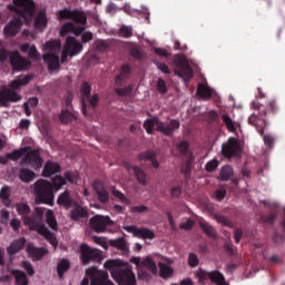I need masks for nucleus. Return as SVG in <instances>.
Wrapping results in <instances>:
<instances>
[{"mask_svg": "<svg viewBox=\"0 0 285 285\" xmlns=\"http://www.w3.org/2000/svg\"><path fill=\"white\" fill-rule=\"evenodd\" d=\"M27 253L31 257H35L37 259V262H39V259H43V257H46V255L48 253V249L35 247L32 245H28L27 246Z\"/></svg>", "mask_w": 285, "mask_h": 285, "instance_id": "31", "label": "nucleus"}, {"mask_svg": "<svg viewBox=\"0 0 285 285\" xmlns=\"http://www.w3.org/2000/svg\"><path fill=\"white\" fill-rule=\"evenodd\" d=\"M80 92L82 115H85V117H88V107L86 105V99L90 97V92H92V87H90V83L88 82H82Z\"/></svg>", "mask_w": 285, "mask_h": 285, "instance_id": "19", "label": "nucleus"}, {"mask_svg": "<svg viewBox=\"0 0 285 285\" xmlns=\"http://www.w3.org/2000/svg\"><path fill=\"white\" fill-rule=\"evenodd\" d=\"M139 159L145 161H151V166L154 168H159V163L157 161V155H155V151H147L139 155Z\"/></svg>", "mask_w": 285, "mask_h": 285, "instance_id": "35", "label": "nucleus"}, {"mask_svg": "<svg viewBox=\"0 0 285 285\" xmlns=\"http://www.w3.org/2000/svg\"><path fill=\"white\" fill-rule=\"evenodd\" d=\"M130 72H132V69L130 68V65L125 63L120 67V71L118 75H116V83L118 86H121L126 79L130 77Z\"/></svg>", "mask_w": 285, "mask_h": 285, "instance_id": "27", "label": "nucleus"}, {"mask_svg": "<svg viewBox=\"0 0 285 285\" xmlns=\"http://www.w3.org/2000/svg\"><path fill=\"white\" fill-rule=\"evenodd\" d=\"M175 75L184 79L185 83H189L193 79V67L188 63V59L184 55L174 56Z\"/></svg>", "mask_w": 285, "mask_h": 285, "instance_id": "7", "label": "nucleus"}, {"mask_svg": "<svg viewBox=\"0 0 285 285\" xmlns=\"http://www.w3.org/2000/svg\"><path fill=\"white\" fill-rule=\"evenodd\" d=\"M92 188L100 204H108V202H110V194L108 193V189L106 188V185L104 184V181L95 180L92 183Z\"/></svg>", "mask_w": 285, "mask_h": 285, "instance_id": "17", "label": "nucleus"}, {"mask_svg": "<svg viewBox=\"0 0 285 285\" xmlns=\"http://www.w3.org/2000/svg\"><path fill=\"white\" fill-rule=\"evenodd\" d=\"M59 119L62 124H70L72 121H75V119H77V117L70 110L65 109L61 111Z\"/></svg>", "mask_w": 285, "mask_h": 285, "instance_id": "42", "label": "nucleus"}, {"mask_svg": "<svg viewBox=\"0 0 285 285\" xmlns=\"http://www.w3.org/2000/svg\"><path fill=\"white\" fill-rule=\"evenodd\" d=\"M242 153V147L239 141L235 138H229L225 144L222 145V155L226 159H232V157H238Z\"/></svg>", "mask_w": 285, "mask_h": 285, "instance_id": "12", "label": "nucleus"}, {"mask_svg": "<svg viewBox=\"0 0 285 285\" xmlns=\"http://www.w3.org/2000/svg\"><path fill=\"white\" fill-rule=\"evenodd\" d=\"M108 48H110V45L108 43V41H106V40H97L96 41V50H98V52H106V50H108Z\"/></svg>", "mask_w": 285, "mask_h": 285, "instance_id": "56", "label": "nucleus"}, {"mask_svg": "<svg viewBox=\"0 0 285 285\" xmlns=\"http://www.w3.org/2000/svg\"><path fill=\"white\" fill-rule=\"evenodd\" d=\"M57 173H61V165L58 163L48 160L45 164L43 170H42V177H52V175H57Z\"/></svg>", "mask_w": 285, "mask_h": 285, "instance_id": "21", "label": "nucleus"}, {"mask_svg": "<svg viewBox=\"0 0 285 285\" xmlns=\"http://www.w3.org/2000/svg\"><path fill=\"white\" fill-rule=\"evenodd\" d=\"M141 266L144 268H147L149 273H153V275H157V264H155V261L150 256H147L141 261Z\"/></svg>", "mask_w": 285, "mask_h": 285, "instance_id": "40", "label": "nucleus"}, {"mask_svg": "<svg viewBox=\"0 0 285 285\" xmlns=\"http://www.w3.org/2000/svg\"><path fill=\"white\" fill-rule=\"evenodd\" d=\"M86 275L90 277V281L88 277H85L80 285H115V283L108 278V272L100 271L97 267H89L86 271Z\"/></svg>", "mask_w": 285, "mask_h": 285, "instance_id": "8", "label": "nucleus"}, {"mask_svg": "<svg viewBox=\"0 0 285 285\" xmlns=\"http://www.w3.org/2000/svg\"><path fill=\"white\" fill-rule=\"evenodd\" d=\"M33 195L36 204H46L47 206H55V190L52 183L43 178L38 179L33 184Z\"/></svg>", "mask_w": 285, "mask_h": 285, "instance_id": "6", "label": "nucleus"}, {"mask_svg": "<svg viewBox=\"0 0 285 285\" xmlns=\"http://www.w3.org/2000/svg\"><path fill=\"white\" fill-rule=\"evenodd\" d=\"M276 217L277 216L275 214L264 215L261 217V220L263 222V224L273 225L275 223Z\"/></svg>", "mask_w": 285, "mask_h": 285, "instance_id": "63", "label": "nucleus"}, {"mask_svg": "<svg viewBox=\"0 0 285 285\" xmlns=\"http://www.w3.org/2000/svg\"><path fill=\"white\" fill-rule=\"evenodd\" d=\"M33 26L36 30H46V28H48V17L46 16V10H40L38 12Z\"/></svg>", "mask_w": 285, "mask_h": 285, "instance_id": "26", "label": "nucleus"}, {"mask_svg": "<svg viewBox=\"0 0 285 285\" xmlns=\"http://www.w3.org/2000/svg\"><path fill=\"white\" fill-rule=\"evenodd\" d=\"M38 235H41L42 237H45V239H47V242H49V244H51V246L53 248H57V246H59V240H57V236L48 230V227H40L39 229H37Z\"/></svg>", "mask_w": 285, "mask_h": 285, "instance_id": "24", "label": "nucleus"}, {"mask_svg": "<svg viewBox=\"0 0 285 285\" xmlns=\"http://www.w3.org/2000/svg\"><path fill=\"white\" fill-rule=\"evenodd\" d=\"M214 219H216V222L218 224H223V226H228V228H230L233 226V224L230 223V220L228 218H226V216L215 215Z\"/></svg>", "mask_w": 285, "mask_h": 285, "instance_id": "60", "label": "nucleus"}, {"mask_svg": "<svg viewBox=\"0 0 285 285\" xmlns=\"http://www.w3.org/2000/svg\"><path fill=\"white\" fill-rule=\"evenodd\" d=\"M124 230H126L127 233H131V235H134V237H137L138 239H155V232L150 230L147 227L138 228L135 225H130L124 226Z\"/></svg>", "mask_w": 285, "mask_h": 285, "instance_id": "14", "label": "nucleus"}, {"mask_svg": "<svg viewBox=\"0 0 285 285\" xmlns=\"http://www.w3.org/2000/svg\"><path fill=\"white\" fill-rule=\"evenodd\" d=\"M0 197L2 199V204H4V206H7V208H10V206H12V200H10V187L9 186H4L1 188Z\"/></svg>", "mask_w": 285, "mask_h": 285, "instance_id": "41", "label": "nucleus"}, {"mask_svg": "<svg viewBox=\"0 0 285 285\" xmlns=\"http://www.w3.org/2000/svg\"><path fill=\"white\" fill-rule=\"evenodd\" d=\"M58 21H63L65 19H70L75 23H78L79 26H86L88 23V18L86 17V13L80 10H70V9H62L57 12Z\"/></svg>", "mask_w": 285, "mask_h": 285, "instance_id": "10", "label": "nucleus"}, {"mask_svg": "<svg viewBox=\"0 0 285 285\" xmlns=\"http://www.w3.org/2000/svg\"><path fill=\"white\" fill-rule=\"evenodd\" d=\"M193 164H195V156L193 154H188V158L180 166V173L184 175L185 179H190V173H193Z\"/></svg>", "mask_w": 285, "mask_h": 285, "instance_id": "22", "label": "nucleus"}, {"mask_svg": "<svg viewBox=\"0 0 285 285\" xmlns=\"http://www.w3.org/2000/svg\"><path fill=\"white\" fill-rule=\"evenodd\" d=\"M16 210H17L18 215L21 216L24 224H26V219H30V213L32 210L30 209V205H28L27 203H18L16 205Z\"/></svg>", "mask_w": 285, "mask_h": 285, "instance_id": "32", "label": "nucleus"}, {"mask_svg": "<svg viewBox=\"0 0 285 285\" xmlns=\"http://www.w3.org/2000/svg\"><path fill=\"white\" fill-rule=\"evenodd\" d=\"M188 264L191 268H195L199 265V258L197 257V254L190 253L188 255Z\"/></svg>", "mask_w": 285, "mask_h": 285, "instance_id": "62", "label": "nucleus"}, {"mask_svg": "<svg viewBox=\"0 0 285 285\" xmlns=\"http://www.w3.org/2000/svg\"><path fill=\"white\" fill-rule=\"evenodd\" d=\"M52 190H55V193L61 190V188H63V186H66V179L62 176H56L52 178Z\"/></svg>", "mask_w": 285, "mask_h": 285, "instance_id": "43", "label": "nucleus"}, {"mask_svg": "<svg viewBox=\"0 0 285 285\" xmlns=\"http://www.w3.org/2000/svg\"><path fill=\"white\" fill-rule=\"evenodd\" d=\"M69 268H70V262H68V259L60 261V263L57 266L59 277H63V274L68 272Z\"/></svg>", "mask_w": 285, "mask_h": 285, "instance_id": "45", "label": "nucleus"}, {"mask_svg": "<svg viewBox=\"0 0 285 285\" xmlns=\"http://www.w3.org/2000/svg\"><path fill=\"white\" fill-rule=\"evenodd\" d=\"M43 61L47 63L49 70H59V56L55 53H46Z\"/></svg>", "mask_w": 285, "mask_h": 285, "instance_id": "29", "label": "nucleus"}, {"mask_svg": "<svg viewBox=\"0 0 285 285\" xmlns=\"http://www.w3.org/2000/svg\"><path fill=\"white\" fill-rule=\"evenodd\" d=\"M111 246H114L115 248H118V250H124V252L128 250V245L124 238L111 240Z\"/></svg>", "mask_w": 285, "mask_h": 285, "instance_id": "47", "label": "nucleus"}, {"mask_svg": "<svg viewBox=\"0 0 285 285\" xmlns=\"http://www.w3.org/2000/svg\"><path fill=\"white\" fill-rule=\"evenodd\" d=\"M32 81V76L26 75L18 79L12 80L9 83V88L0 90V106L8 108L10 104H17L21 101V96L16 90H20L21 86H28Z\"/></svg>", "mask_w": 285, "mask_h": 285, "instance_id": "3", "label": "nucleus"}, {"mask_svg": "<svg viewBox=\"0 0 285 285\" xmlns=\"http://www.w3.org/2000/svg\"><path fill=\"white\" fill-rule=\"evenodd\" d=\"M154 63L164 75H170V68L168 65L158 60L154 61Z\"/></svg>", "mask_w": 285, "mask_h": 285, "instance_id": "59", "label": "nucleus"}, {"mask_svg": "<svg viewBox=\"0 0 285 285\" xmlns=\"http://www.w3.org/2000/svg\"><path fill=\"white\" fill-rule=\"evenodd\" d=\"M29 59H32L33 61H39L41 59V56L39 55V51L37 50V46L32 45L28 51Z\"/></svg>", "mask_w": 285, "mask_h": 285, "instance_id": "55", "label": "nucleus"}, {"mask_svg": "<svg viewBox=\"0 0 285 285\" xmlns=\"http://www.w3.org/2000/svg\"><path fill=\"white\" fill-rule=\"evenodd\" d=\"M26 243L27 240L24 237L13 240L7 248L8 255H17V253H21V250L26 248Z\"/></svg>", "mask_w": 285, "mask_h": 285, "instance_id": "23", "label": "nucleus"}, {"mask_svg": "<svg viewBox=\"0 0 285 285\" xmlns=\"http://www.w3.org/2000/svg\"><path fill=\"white\" fill-rule=\"evenodd\" d=\"M111 193L114 197H117V199L124 202V204H130V200L126 198V195H124V193H121L120 190H117L115 187H112Z\"/></svg>", "mask_w": 285, "mask_h": 285, "instance_id": "58", "label": "nucleus"}, {"mask_svg": "<svg viewBox=\"0 0 285 285\" xmlns=\"http://www.w3.org/2000/svg\"><path fill=\"white\" fill-rule=\"evenodd\" d=\"M11 275H13L16 279V285H28V276L24 274L23 271L13 269L11 272Z\"/></svg>", "mask_w": 285, "mask_h": 285, "instance_id": "36", "label": "nucleus"}, {"mask_svg": "<svg viewBox=\"0 0 285 285\" xmlns=\"http://www.w3.org/2000/svg\"><path fill=\"white\" fill-rule=\"evenodd\" d=\"M199 226L207 237H212V239L217 238V232L215 230V227L206 223V220H200Z\"/></svg>", "mask_w": 285, "mask_h": 285, "instance_id": "34", "label": "nucleus"}, {"mask_svg": "<svg viewBox=\"0 0 285 285\" xmlns=\"http://www.w3.org/2000/svg\"><path fill=\"white\" fill-rule=\"evenodd\" d=\"M26 226H30L31 230H39V228L46 227L43 225V209L36 207L35 214L26 219Z\"/></svg>", "mask_w": 285, "mask_h": 285, "instance_id": "15", "label": "nucleus"}, {"mask_svg": "<svg viewBox=\"0 0 285 285\" xmlns=\"http://www.w3.org/2000/svg\"><path fill=\"white\" fill-rule=\"evenodd\" d=\"M177 148L180 155L186 157V159H188V155H193V153L188 151V141L186 140L180 141Z\"/></svg>", "mask_w": 285, "mask_h": 285, "instance_id": "48", "label": "nucleus"}, {"mask_svg": "<svg viewBox=\"0 0 285 285\" xmlns=\"http://www.w3.org/2000/svg\"><path fill=\"white\" fill-rule=\"evenodd\" d=\"M197 95L202 99H210L213 97V91L210 90V87L208 85L199 83L197 87Z\"/></svg>", "mask_w": 285, "mask_h": 285, "instance_id": "33", "label": "nucleus"}, {"mask_svg": "<svg viewBox=\"0 0 285 285\" xmlns=\"http://www.w3.org/2000/svg\"><path fill=\"white\" fill-rule=\"evenodd\" d=\"M10 66L13 70V72H21L23 70H30V66H32V62L21 56L17 50L11 51L10 56Z\"/></svg>", "mask_w": 285, "mask_h": 285, "instance_id": "11", "label": "nucleus"}, {"mask_svg": "<svg viewBox=\"0 0 285 285\" xmlns=\"http://www.w3.org/2000/svg\"><path fill=\"white\" fill-rule=\"evenodd\" d=\"M252 108L257 110L258 114H252L248 118V124L255 126L261 137H264V130H266L268 119H273L277 115V102H275V99H269L265 106L254 101L252 102Z\"/></svg>", "mask_w": 285, "mask_h": 285, "instance_id": "2", "label": "nucleus"}, {"mask_svg": "<svg viewBox=\"0 0 285 285\" xmlns=\"http://www.w3.org/2000/svg\"><path fill=\"white\" fill-rule=\"evenodd\" d=\"M22 268H24L27 275H29L30 277H32V275H35V267L32 266L31 262L23 261Z\"/></svg>", "mask_w": 285, "mask_h": 285, "instance_id": "61", "label": "nucleus"}, {"mask_svg": "<svg viewBox=\"0 0 285 285\" xmlns=\"http://www.w3.org/2000/svg\"><path fill=\"white\" fill-rule=\"evenodd\" d=\"M12 55V51H9L6 48H0V63H6V61H9L10 63V57Z\"/></svg>", "mask_w": 285, "mask_h": 285, "instance_id": "51", "label": "nucleus"}, {"mask_svg": "<svg viewBox=\"0 0 285 285\" xmlns=\"http://www.w3.org/2000/svg\"><path fill=\"white\" fill-rule=\"evenodd\" d=\"M181 124L177 119H171L169 122L161 121L158 117H154L151 119H147L144 122V128L148 135H153L155 132V128L165 137H173L175 130H179Z\"/></svg>", "mask_w": 285, "mask_h": 285, "instance_id": "5", "label": "nucleus"}, {"mask_svg": "<svg viewBox=\"0 0 285 285\" xmlns=\"http://www.w3.org/2000/svg\"><path fill=\"white\" fill-rule=\"evenodd\" d=\"M46 50L49 52H57V50H61V41L59 40H50L45 45Z\"/></svg>", "mask_w": 285, "mask_h": 285, "instance_id": "44", "label": "nucleus"}, {"mask_svg": "<svg viewBox=\"0 0 285 285\" xmlns=\"http://www.w3.org/2000/svg\"><path fill=\"white\" fill-rule=\"evenodd\" d=\"M170 275H173V267L166 264H160V277L166 279L167 277H170Z\"/></svg>", "mask_w": 285, "mask_h": 285, "instance_id": "49", "label": "nucleus"}, {"mask_svg": "<svg viewBox=\"0 0 285 285\" xmlns=\"http://www.w3.org/2000/svg\"><path fill=\"white\" fill-rule=\"evenodd\" d=\"M75 30V23L72 22H67L61 26L60 28V37H66L69 32H72Z\"/></svg>", "mask_w": 285, "mask_h": 285, "instance_id": "50", "label": "nucleus"}, {"mask_svg": "<svg viewBox=\"0 0 285 285\" xmlns=\"http://www.w3.org/2000/svg\"><path fill=\"white\" fill-rule=\"evenodd\" d=\"M90 225L95 233H106V228L112 226V220L108 216L97 215L90 219Z\"/></svg>", "mask_w": 285, "mask_h": 285, "instance_id": "16", "label": "nucleus"}, {"mask_svg": "<svg viewBox=\"0 0 285 285\" xmlns=\"http://www.w3.org/2000/svg\"><path fill=\"white\" fill-rule=\"evenodd\" d=\"M11 12H16L18 18L11 20L4 27V37H17L21 30V26L24 23H30L32 17H35V2L32 0H13V6L9 4L8 7Z\"/></svg>", "mask_w": 285, "mask_h": 285, "instance_id": "1", "label": "nucleus"}, {"mask_svg": "<svg viewBox=\"0 0 285 285\" xmlns=\"http://www.w3.org/2000/svg\"><path fill=\"white\" fill-rule=\"evenodd\" d=\"M26 153V149H20V150H13L9 154H7V159H11V161H17L21 159V156Z\"/></svg>", "mask_w": 285, "mask_h": 285, "instance_id": "52", "label": "nucleus"}, {"mask_svg": "<svg viewBox=\"0 0 285 285\" xmlns=\"http://www.w3.org/2000/svg\"><path fill=\"white\" fill-rule=\"evenodd\" d=\"M80 259L83 266H88V264H101L104 262V255L98 248L90 247L88 244H82L80 246Z\"/></svg>", "mask_w": 285, "mask_h": 285, "instance_id": "9", "label": "nucleus"}, {"mask_svg": "<svg viewBox=\"0 0 285 285\" xmlns=\"http://www.w3.org/2000/svg\"><path fill=\"white\" fill-rule=\"evenodd\" d=\"M127 169L134 170V175L141 186H146V184H148L146 171L141 170V168L137 166L127 165Z\"/></svg>", "mask_w": 285, "mask_h": 285, "instance_id": "30", "label": "nucleus"}, {"mask_svg": "<svg viewBox=\"0 0 285 285\" xmlns=\"http://www.w3.org/2000/svg\"><path fill=\"white\" fill-rule=\"evenodd\" d=\"M20 164L21 166H31L35 170H40L43 166V158L36 149H32L27 153Z\"/></svg>", "mask_w": 285, "mask_h": 285, "instance_id": "13", "label": "nucleus"}, {"mask_svg": "<svg viewBox=\"0 0 285 285\" xmlns=\"http://www.w3.org/2000/svg\"><path fill=\"white\" fill-rule=\"evenodd\" d=\"M63 48L69 52V57H77L83 50V45L75 37H67Z\"/></svg>", "mask_w": 285, "mask_h": 285, "instance_id": "18", "label": "nucleus"}, {"mask_svg": "<svg viewBox=\"0 0 285 285\" xmlns=\"http://www.w3.org/2000/svg\"><path fill=\"white\" fill-rule=\"evenodd\" d=\"M88 217V209L79 205H76L70 213V218L73 222H79V219H86Z\"/></svg>", "mask_w": 285, "mask_h": 285, "instance_id": "28", "label": "nucleus"}, {"mask_svg": "<svg viewBox=\"0 0 285 285\" xmlns=\"http://www.w3.org/2000/svg\"><path fill=\"white\" fill-rule=\"evenodd\" d=\"M116 95L118 97H128L130 92H132V86L124 87V88H116L115 89Z\"/></svg>", "mask_w": 285, "mask_h": 285, "instance_id": "54", "label": "nucleus"}, {"mask_svg": "<svg viewBox=\"0 0 285 285\" xmlns=\"http://www.w3.org/2000/svg\"><path fill=\"white\" fill-rule=\"evenodd\" d=\"M119 35L120 37H125V39H130V37H132V27L121 26Z\"/></svg>", "mask_w": 285, "mask_h": 285, "instance_id": "53", "label": "nucleus"}, {"mask_svg": "<svg viewBox=\"0 0 285 285\" xmlns=\"http://www.w3.org/2000/svg\"><path fill=\"white\" fill-rule=\"evenodd\" d=\"M107 271H110L111 277L118 282L119 285H137V278L132 268L129 266H121L119 261L109 259L104 264Z\"/></svg>", "mask_w": 285, "mask_h": 285, "instance_id": "4", "label": "nucleus"}, {"mask_svg": "<svg viewBox=\"0 0 285 285\" xmlns=\"http://www.w3.org/2000/svg\"><path fill=\"white\" fill-rule=\"evenodd\" d=\"M156 86H157V90H158V92H160V95H166V92H168V87L166 86L165 79L159 78L157 80Z\"/></svg>", "mask_w": 285, "mask_h": 285, "instance_id": "57", "label": "nucleus"}, {"mask_svg": "<svg viewBox=\"0 0 285 285\" xmlns=\"http://www.w3.org/2000/svg\"><path fill=\"white\" fill-rule=\"evenodd\" d=\"M233 175H235V171L233 170V167L230 165L223 166L219 174V180L228 181V179H230Z\"/></svg>", "mask_w": 285, "mask_h": 285, "instance_id": "39", "label": "nucleus"}, {"mask_svg": "<svg viewBox=\"0 0 285 285\" xmlns=\"http://www.w3.org/2000/svg\"><path fill=\"white\" fill-rule=\"evenodd\" d=\"M18 179L23 184H30L37 179V174L29 168L22 167L18 170Z\"/></svg>", "mask_w": 285, "mask_h": 285, "instance_id": "20", "label": "nucleus"}, {"mask_svg": "<svg viewBox=\"0 0 285 285\" xmlns=\"http://www.w3.org/2000/svg\"><path fill=\"white\" fill-rule=\"evenodd\" d=\"M220 119L229 132H235V130H237V127H235V121L233 120V118H230V115H228V112L222 114Z\"/></svg>", "mask_w": 285, "mask_h": 285, "instance_id": "37", "label": "nucleus"}, {"mask_svg": "<svg viewBox=\"0 0 285 285\" xmlns=\"http://www.w3.org/2000/svg\"><path fill=\"white\" fill-rule=\"evenodd\" d=\"M57 204L58 206H63V208H72L76 203L72 196H70V191L65 190L58 196Z\"/></svg>", "mask_w": 285, "mask_h": 285, "instance_id": "25", "label": "nucleus"}, {"mask_svg": "<svg viewBox=\"0 0 285 285\" xmlns=\"http://www.w3.org/2000/svg\"><path fill=\"white\" fill-rule=\"evenodd\" d=\"M46 223L51 228V230H57V218H55V214L52 213V210H49L47 213Z\"/></svg>", "mask_w": 285, "mask_h": 285, "instance_id": "46", "label": "nucleus"}, {"mask_svg": "<svg viewBox=\"0 0 285 285\" xmlns=\"http://www.w3.org/2000/svg\"><path fill=\"white\" fill-rule=\"evenodd\" d=\"M65 181H69V184H77V176L72 171L65 173Z\"/></svg>", "mask_w": 285, "mask_h": 285, "instance_id": "64", "label": "nucleus"}, {"mask_svg": "<svg viewBox=\"0 0 285 285\" xmlns=\"http://www.w3.org/2000/svg\"><path fill=\"white\" fill-rule=\"evenodd\" d=\"M209 279L210 282H213V284H217V285L226 284V277H224V274H222L219 271L209 272Z\"/></svg>", "mask_w": 285, "mask_h": 285, "instance_id": "38", "label": "nucleus"}]
</instances>
